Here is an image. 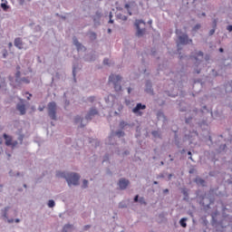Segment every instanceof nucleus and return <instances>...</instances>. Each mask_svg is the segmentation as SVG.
<instances>
[{
    "instance_id": "41",
    "label": "nucleus",
    "mask_w": 232,
    "mask_h": 232,
    "mask_svg": "<svg viewBox=\"0 0 232 232\" xmlns=\"http://www.w3.org/2000/svg\"><path fill=\"white\" fill-rule=\"evenodd\" d=\"M175 34H176V35L179 39V35H182V34H187V33L182 32V29H176Z\"/></svg>"
},
{
    "instance_id": "27",
    "label": "nucleus",
    "mask_w": 232,
    "mask_h": 232,
    "mask_svg": "<svg viewBox=\"0 0 232 232\" xmlns=\"http://www.w3.org/2000/svg\"><path fill=\"white\" fill-rule=\"evenodd\" d=\"M73 231V225L72 224H65L63 227V229L61 232H72Z\"/></svg>"
},
{
    "instance_id": "32",
    "label": "nucleus",
    "mask_w": 232,
    "mask_h": 232,
    "mask_svg": "<svg viewBox=\"0 0 232 232\" xmlns=\"http://www.w3.org/2000/svg\"><path fill=\"white\" fill-rule=\"evenodd\" d=\"M151 135L154 137V139H161V133L159 130H152Z\"/></svg>"
},
{
    "instance_id": "13",
    "label": "nucleus",
    "mask_w": 232,
    "mask_h": 232,
    "mask_svg": "<svg viewBox=\"0 0 232 232\" xmlns=\"http://www.w3.org/2000/svg\"><path fill=\"white\" fill-rule=\"evenodd\" d=\"M72 44L76 47L77 52H86V47L79 42L76 36L72 37Z\"/></svg>"
},
{
    "instance_id": "42",
    "label": "nucleus",
    "mask_w": 232,
    "mask_h": 232,
    "mask_svg": "<svg viewBox=\"0 0 232 232\" xmlns=\"http://www.w3.org/2000/svg\"><path fill=\"white\" fill-rule=\"evenodd\" d=\"M48 208H55V201L53 199H50L47 203Z\"/></svg>"
},
{
    "instance_id": "53",
    "label": "nucleus",
    "mask_w": 232,
    "mask_h": 232,
    "mask_svg": "<svg viewBox=\"0 0 232 232\" xmlns=\"http://www.w3.org/2000/svg\"><path fill=\"white\" fill-rule=\"evenodd\" d=\"M212 27H213L212 29L217 30V20H213Z\"/></svg>"
},
{
    "instance_id": "10",
    "label": "nucleus",
    "mask_w": 232,
    "mask_h": 232,
    "mask_svg": "<svg viewBox=\"0 0 232 232\" xmlns=\"http://www.w3.org/2000/svg\"><path fill=\"white\" fill-rule=\"evenodd\" d=\"M145 93H148L149 95H155V91L153 90V82L151 80H146L145 81Z\"/></svg>"
},
{
    "instance_id": "9",
    "label": "nucleus",
    "mask_w": 232,
    "mask_h": 232,
    "mask_svg": "<svg viewBox=\"0 0 232 232\" xmlns=\"http://www.w3.org/2000/svg\"><path fill=\"white\" fill-rule=\"evenodd\" d=\"M95 115H99V110H97L95 107H92L85 115V121L90 122V121L93 120Z\"/></svg>"
},
{
    "instance_id": "23",
    "label": "nucleus",
    "mask_w": 232,
    "mask_h": 232,
    "mask_svg": "<svg viewBox=\"0 0 232 232\" xmlns=\"http://www.w3.org/2000/svg\"><path fill=\"white\" fill-rule=\"evenodd\" d=\"M177 53L179 54V61H189L191 59V56L182 53V51H179V49H177Z\"/></svg>"
},
{
    "instance_id": "29",
    "label": "nucleus",
    "mask_w": 232,
    "mask_h": 232,
    "mask_svg": "<svg viewBox=\"0 0 232 232\" xmlns=\"http://www.w3.org/2000/svg\"><path fill=\"white\" fill-rule=\"evenodd\" d=\"M181 193L184 196L183 200H189V194L188 193V188H181Z\"/></svg>"
},
{
    "instance_id": "12",
    "label": "nucleus",
    "mask_w": 232,
    "mask_h": 232,
    "mask_svg": "<svg viewBox=\"0 0 232 232\" xmlns=\"http://www.w3.org/2000/svg\"><path fill=\"white\" fill-rule=\"evenodd\" d=\"M118 186L121 191H124V189H128V187L130 186V180L126 179V178H121L118 181Z\"/></svg>"
},
{
    "instance_id": "58",
    "label": "nucleus",
    "mask_w": 232,
    "mask_h": 232,
    "mask_svg": "<svg viewBox=\"0 0 232 232\" xmlns=\"http://www.w3.org/2000/svg\"><path fill=\"white\" fill-rule=\"evenodd\" d=\"M227 30L228 31V32H232V25L230 24V25H227Z\"/></svg>"
},
{
    "instance_id": "54",
    "label": "nucleus",
    "mask_w": 232,
    "mask_h": 232,
    "mask_svg": "<svg viewBox=\"0 0 232 232\" xmlns=\"http://www.w3.org/2000/svg\"><path fill=\"white\" fill-rule=\"evenodd\" d=\"M15 177H24V172L21 173L18 171L15 173Z\"/></svg>"
},
{
    "instance_id": "51",
    "label": "nucleus",
    "mask_w": 232,
    "mask_h": 232,
    "mask_svg": "<svg viewBox=\"0 0 232 232\" xmlns=\"http://www.w3.org/2000/svg\"><path fill=\"white\" fill-rule=\"evenodd\" d=\"M226 148H227V145H226V144H221V145L219 146V151H224V150H226Z\"/></svg>"
},
{
    "instance_id": "52",
    "label": "nucleus",
    "mask_w": 232,
    "mask_h": 232,
    "mask_svg": "<svg viewBox=\"0 0 232 232\" xmlns=\"http://www.w3.org/2000/svg\"><path fill=\"white\" fill-rule=\"evenodd\" d=\"M217 29H211L208 33V35L211 37V35H215V32Z\"/></svg>"
},
{
    "instance_id": "16",
    "label": "nucleus",
    "mask_w": 232,
    "mask_h": 232,
    "mask_svg": "<svg viewBox=\"0 0 232 232\" xmlns=\"http://www.w3.org/2000/svg\"><path fill=\"white\" fill-rule=\"evenodd\" d=\"M97 60V54L95 53H89L83 56V61L86 63H93Z\"/></svg>"
},
{
    "instance_id": "36",
    "label": "nucleus",
    "mask_w": 232,
    "mask_h": 232,
    "mask_svg": "<svg viewBox=\"0 0 232 232\" xmlns=\"http://www.w3.org/2000/svg\"><path fill=\"white\" fill-rule=\"evenodd\" d=\"M89 184L90 181H88V179H83L82 184V189H88Z\"/></svg>"
},
{
    "instance_id": "61",
    "label": "nucleus",
    "mask_w": 232,
    "mask_h": 232,
    "mask_svg": "<svg viewBox=\"0 0 232 232\" xmlns=\"http://www.w3.org/2000/svg\"><path fill=\"white\" fill-rule=\"evenodd\" d=\"M192 111H193V113H196V114H197V113H198L199 111H198V109L194 108V109L192 110Z\"/></svg>"
},
{
    "instance_id": "43",
    "label": "nucleus",
    "mask_w": 232,
    "mask_h": 232,
    "mask_svg": "<svg viewBox=\"0 0 232 232\" xmlns=\"http://www.w3.org/2000/svg\"><path fill=\"white\" fill-rule=\"evenodd\" d=\"M200 28H202V25L200 24H197L193 28H192V32H198V30H200Z\"/></svg>"
},
{
    "instance_id": "7",
    "label": "nucleus",
    "mask_w": 232,
    "mask_h": 232,
    "mask_svg": "<svg viewBox=\"0 0 232 232\" xmlns=\"http://www.w3.org/2000/svg\"><path fill=\"white\" fill-rule=\"evenodd\" d=\"M197 137H198V132L197 130H193L190 131L188 134H185L183 137V140L184 142H186V140H188L189 144H195L194 141Z\"/></svg>"
},
{
    "instance_id": "38",
    "label": "nucleus",
    "mask_w": 232,
    "mask_h": 232,
    "mask_svg": "<svg viewBox=\"0 0 232 232\" xmlns=\"http://www.w3.org/2000/svg\"><path fill=\"white\" fill-rule=\"evenodd\" d=\"M117 19H121V21H128V16L122 14H116Z\"/></svg>"
},
{
    "instance_id": "55",
    "label": "nucleus",
    "mask_w": 232,
    "mask_h": 232,
    "mask_svg": "<svg viewBox=\"0 0 232 232\" xmlns=\"http://www.w3.org/2000/svg\"><path fill=\"white\" fill-rule=\"evenodd\" d=\"M9 177H15V172L14 170H10Z\"/></svg>"
},
{
    "instance_id": "6",
    "label": "nucleus",
    "mask_w": 232,
    "mask_h": 232,
    "mask_svg": "<svg viewBox=\"0 0 232 232\" xmlns=\"http://www.w3.org/2000/svg\"><path fill=\"white\" fill-rule=\"evenodd\" d=\"M14 81H15L16 84H30V78H28V77L21 78V72H15Z\"/></svg>"
},
{
    "instance_id": "62",
    "label": "nucleus",
    "mask_w": 232,
    "mask_h": 232,
    "mask_svg": "<svg viewBox=\"0 0 232 232\" xmlns=\"http://www.w3.org/2000/svg\"><path fill=\"white\" fill-rule=\"evenodd\" d=\"M172 178H173V174H169L168 175V180H171Z\"/></svg>"
},
{
    "instance_id": "5",
    "label": "nucleus",
    "mask_w": 232,
    "mask_h": 232,
    "mask_svg": "<svg viewBox=\"0 0 232 232\" xmlns=\"http://www.w3.org/2000/svg\"><path fill=\"white\" fill-rule=\"evenodd\" d=\"M140 24H144V26H146V22H144V20L140 19V20H136L134 23V26H136V37H144V34H146V28H140Z\"/></svg>"
},
{
    "instance_id": "24",
    "label": "nucleus",
    "mask_w": 232,
    "mask_h": 232,
    "mask_svg": "<svg viewBox=\"0 0 232 232\" xmlns=\"http://www.w3.org/2000/svg\"><path fill=\"white\" fill-rule=\"evenodd\" d=\"M82 121H84V118L77 115L74 117V122L75 124H79L80 122V128H84L86 126V124L82 123Z\"/></svg>"
},
{
    "instance_id": "39",
    "label": "nucleus",
    "mask_w": 232,
    "mask_h": 232,
    "mask_svg": "<svg viewBox=\"0 0 232 232\" xmlns=\"http://www.w3.org/2000/svg\"><path fill=\"white\" fill-rule=\"evenodd\" d=\"M89 38L91 41H95L97 39V34L95 32L90 33Z\"/></svg>"
},
{
    "instance_id": "8",
    "label": "nucleus",
    "mask_w": 232,
    "mask_h": 232,
    "mask_svg": "<svg viewBox=\"0 0 232 232\" xmlns=\"http://www.w3.org/2000/svg\"><path fill=\"white\" fill-rule=\"evenodd\" d=\"M190 59H194L196 61L195 64L196 66H198L200 63H202V59H204V52L198 51L194 54L190 55Z\"/></svg>"
},
{
    "instance_id": "37",
    "label": "nucleus",
    "mask_w": 232,
    "mask_h": 232,
    "mask_svg": "<svg viewBox=\"0 0 232 232\" xmlns=\"http://www.w3.org/2000/svg\"><path fill=\"white\" fill-rule=\"evenodd\" d=\"M215 92H216L218 97H224V92H222L220 87H218L217 89H215Z\"/></svg>"
},
{
    "instance_id": "48",
    "label": "nucleus",
    "mask_w": 232,
    "mask_h": 232,
    "mask_svg": "<svg viewBox=\"0 0 232 232\" xmlns=\"http://www.w3.org/2000/svg\"><path fill=\"white\" fill-rule=\"evenodd\" d=\"M103 64H104L105 66H110V59L104 58V59H103Z\"/></svg>"
},
{
    "instance_id": "44",
    "label": "nucleus",
    "mask_w": 232,
    "mask_h": 232,
    "mask_svg": "<svg viewBox=\"0 0 232 232\" xmlns=\"http://www.w3.org/2000/svg\"><path fill=\"white\" fill-rule=\"evenodd\" d=\"M191 121H193V116L185 117L186 124H191Z\"/></svg>"
},
{
    "instance_id": "35",
    "label": "nucleus",
    "mask_w": 232,
    "mask_h": 232,
    "mask_svg": "<svg viewBox=\"0 0 232 232\" xmlns=\"http://www.w3.org/2000/svg\"><path fill=\"white\" fill-rule=\"evenodd\" d=\"M1 8L4 10V12H8V9L10 8V5H8V2L5 1V3H2Z\"/></svg>"
},
{
    "instance_id": "3",
    "label": "nucleus",
    "mask_w": 232,
    "mask_h": 232,
    "mask_svg": "<svg viewBox=\"0 0 232 232\" xmlns=\"http://www.w3.org/2000/svg\"><path fill=\"white\" fill-rule=\"evenodd\" d=\"M122 81V76L119 74H111L109 76V82H111L113 84V88L115 92H121L122 91V85L121 84Z\"/></svg>"
},
{
    "instance_id": "20",
    "label": "nucleus",
    "mask_w": 232,
    "mask_h": 232,
    "mask_svg": "<svg viewBox=\"0 0 232 232\" xmlns=\"http://www.w3.org/2000/svg\"><path fill=\"white\" fill-rule=\"evenodd\" d=\"M102 17V12L96 11L95 14L92 16L94 24H101V18Z\"/></svg>"
},
{
    "instance_id": "45",
    "label": "nucleus",
    "mask_w": 232,
    "mask_h": 232,
    "mask_svg": "<svg viewBox=\"0 0 232 232\" xmlns=\"http://www.w3.org/2000/svg\"><path fill=\"white\" fill-rule=\"evenodd\" d=\"M196 67H194V73H200L202 72L201 68H198V65L195 64Z\"/></svg>"
},
{
    "instance_id": "63",
    "label": "nucleus",
    "mask_w": 232,
    "mask_h": 232,
    "mask_svg": "<svg viewBox=\"0 0 232 232\" xmlns=\"http://www.w3.org/2000/svg\"><path fill=\"white\" fill-rule=\"evenodd\" d=\"M157 51H155V49H151V55H156Z\"/></svg>"
},
{
    "instance_id": "56",
    "label": "nucleus",
    "mask_w": 232,
    "mask_h": 232,
    "mask_svg": "<svg viewBox=\"0 0 232 232\" xmlns=\"http://www.w3.org/2000/svg\"><path fill=\"white\" fill-rule=\"evenodd\" d=\"M165 176H164V173H160L158 176H157V179H164Z\"/></svg>"
},
{
    "instance_id": "15",
    "label": "nucleus",
    "mask_w": 232,
    "mask_h": 232,
    "mask_svg": "<svg viewBox=\"0 0 232 232\" xmlns=\"http://www.w3.org/2000/svg\"><path fill=\"white\" fill-rule=\"evenodd\" d=\"M141 110H146V104L142 103H137L136 106L132 109V113H135L136 115H140L141 117L142 111Z\"/></svg>"
},
{
    "instance_id": "19",
    "label": "nucleus",
    "mask_w": 232,
    "mask_h": 232,
    "mask_svg": "<svg viewBox=\"0 0 232 232\" xmlns=\"http://www.w3.org/2000/svg\"><path fill=\"white\" fill-rule=\"evenodd\" d=\"M156 117L158 121H161L163 124H166V122H168V118L166 117V114H164V111H158L156 113Z\"/></svg>"
},
{
    "instance_id": "28",
    "label": "nucleus",
    "mask_w": 232,
    "mask_h": 232,
    "mask_svg": "<svg viewBox=\"0 0 232 232\" xmlns=\"http://www.w3.org/2000/svg\"><path fill=\"white\" fill-rule=\"evenodd\" d=\"M3 137L5 140V146H12V136L4 133Z\"/></svg>"
},
{
    "instance_id": "2",
    "label": "nucleus",
    "mask_w": 232,
    "mask_h": 232,
    "mask_svg": "<svg viewBox=\"0 0 232 232\" xmlns=\"http://www.w3.org/2000/svg\"><path fill=\"white\" fill-rule=\"evenodd\" d=\"M177 49L179 52H182V46H188V44H193V39L189 38L188 33L178 36L176 41Z\"/></svg>"
},
{
    "instance_id": "26",
    "label": "nucleus",
    "mask_w": 232,
    "mask_h": 232,
    "mask_svg": "<svg viewBox=\"0 0 232 232\" xmlns=\"http://www.w3.org/2000/svg\"><path fill=\"white\" fill-rule=\"evenodd\" d=\"M14 46L18 48V50H23V39H21V37L14 39Z\"/></svg>"
},
{
    "instance_id": "18",
    "label": "nucleus",
    "mask_w": 232,
    "mask_h": 232,
    "mask_svg": "<svg viewBox=\"0 0 232 232\" xmlns=\"http://www.w3.org/2000/svg\"><path fill=\"white\" fill-rule=\"evenodd\" d=\"M16 110L20 112V115H26V105L23 102L16 104Z\"/></svg>"
},
{
    "instance_id": "64",
    "label": "nucleus",
    "mask_w": 232,
    "mask_h": 232,
    "mask_svg": "<svg viewBox=\"0 0 232 232\" xmlns=\"http://www.w3.org/2000/svg\"><path fill=\"white\" fill-rule=\"evenodd\" d=\"M163 193H164V195H166V193H169V189H168V188L163 189Z\"/></svg>"
},
{
    "instance_id": "31",
    "label": "nucleus",
    "mask_w": 232,
    "mask_h": 232,
    "mask_svg": "<svg viewBox=\"0 0 232 232\" xmlns=\"http://www.w3.org/2000/svg\"><path fill=\"white\" fill-rule=\"evenodd\" d=\"M114 135L116 137H118V139H121V137H124V135H126V133L121 129V130H118L114 132Z\"/></svg>"
},
{
    "instance_id": "50",
    "label": "nucleus",
    "mask_w": 232,
    "mask_h": 232,
    "mask_svg": "<svg viewBox=\"0 0 232 232\" xmlns=\"http://www.w3.org/2000/svg\"><path fill=\"white\" fill-rule=\"evenodd\" d=\"M106 174L109 175V177L113 176V172H111V170L110 169H106Z\"/></svg>"
},
{
    "instance_id": "46",
    "label": "nucleus",
    "mask_w": 232,
    "mask_h": 232,
    "mask_svg": "<svg viewBox=\"0 0 232 232\" xmlns=\"http://www.w3.org/2000/svg\"><path fill=\"white\" fill-rule=\"evenodd\" d=\"M41 30H43V27H41V25H35L34 28V32L37 33V32H41Z\"/></svg>"
},
{
    "instance_id": "47",
    "label": "nucleus",
    "mask_w": 232,
    "mask_h": 232,
    "mask_svg": "<svg viewBox=\"0 0 232 232\" xmlns=\"http://www.w3.org/2000/svg\"><path fill=\"white\" fill-rule=\"evenodd\" d=\"M210 75H212V77H218V72L216 70L212 69Z\"/></svg>"
},
{
    "instance_id": "22",
    "label": "nucleus",
    "mask_w": 232,
    "mask_h": 232,
    "mask_svg": "<svg viewBox=\"0 0 232 232\" xmlns=\"http://www.w3.org/2000/svg\"><path fill=\"white\" fill-rule=\"evenodd\" d=\"M133 202L137 203L139 202L140 206H148V202H146V199L144 197H140L139 195H136L133 198Z\"/></svg>"
},
{
    "instance_id": "40",
    "label": "nucleus",
    "mask_w": 232,
    "mask_h": 232,
    "mask_svg": "<svg viewBox=\"0 0 232 232\" xmlns=\"http://www.w3.org/2000/svg\"><path fill=\"white\" fill-rule=\"evenodd\" d=\"M126 208H128V205L124 201H121L119 203V208L120 209H126Z\"/></svg>"
},
{
    "instance_id": "59",
    "label": "nucleus",
    "mask_w": 232,
    "mask_h": 232,
    "mask_svg": "<svg viewBox=\"0 0 232 232\" xmlns=\"http://www.w3.org/2000/svg\"><path fill=\"white\" fill-rule=\"evenodd\" d=\"M188 173H189L190 175H193V173H195V169H190L189 171H188Z\"/></svg>"
},
{
    "instance_id": "11",
    "label": "nucleus",
    "mask_w": 232,
    "mask_h": 232,
    "mask_svg": "<svg viewBox=\"0 0 232 232\" xmlns=\"http://www.w3.org/2000/svg\"><path fill=\"white\" fill-rule=\"evenodd\" d=\"M135 127V122H131V121H120V124H119V128L120 130H131V128Z\"/></svg>"
},
{
    "instance_id": "25",
    "label": "nucleus",
    "mask_w": 232,
    "mask_h": 232,
    "mask_svg": "<svg viewBox=\"0 0 232 232\" xmlns=\"http://www.w3.org/2000/svg\"><path fill=\"white\" fill-rule=\"evenodd\" d=\"M77 70H80L79 64L73 63V64H72V77H73L74 82H77V78H76Z\"/></svg>"
},
{
    "instance_id": "57",
    "label": "nucleus",
    "mask_w": 232,
    "mask_h": 232,
    "mask_svg": "<svg viewBox=\"0 0 232 232\" xmlns=\"http://www.w3.org/2000/svg\"><path fill=\"white\" fill-rule=\"evenodd\" d=\"M17 144H18L17 140H14L12 142L11 146H12V148H15V146H17Z\"/></svg>"
},
{
    "instance_id": "1",
    "label": "nucleus",
    "mask_w": 232,
    "mask_h": 232,
    "mask_svg": "<svg viewBox=\"0 0 232 232\" xmlns=\"http://www.w3.org/2000/svg\"><path fill=\"white\" fill-rule=\"evenodd\" d=\"M56 177L58 179H64L69 186H79V180H81V175L77 172H66V171H56Z\"/></svg>"
},
{
    "instance_id": "34",
    "label": "nucleus",
    "mask_w": 232,
    "mask_h": 232,
    "mask_svg": "<svg viewBox=\"0 0 232 232\" xmlns=\"http://www.w3.org/2000/svg\"><path fill=\"white\" fill-rule=\"evenodd\" d=\"M8 209H10V207H5L2 209V217H4V218H8Z\"/></svg>"
},
{
    "instance_id": "17",
    "label": "nucleus",
    "mask_w": 232,
    "mask_h": 232,
    "mask_svg": "<svg viewBox=\"0 0 232 232\" xmlns=\"http://www.w3.org/2000/svg\"><path fill=\"white\" fill-rule=\"evenodd\" d=\"M194 182L195 184H197V186L201 188H206L208 186V182L204 179L200 178L199 176H197L195 178Z\"/></svg>"
},
{
    "instance_id": "21",
    "label": "nucleus",
    "mask_w": 232,
    "mask_h": 232,
    "mask_svg": "<svg viewBox=\"0 0 232 232\" xmlns=\"http://www.w3.org/2000/svg\"><path fill=\"white\" fill-rule=\"evenodd\" d=\"M174 131V144L177 146V148L180 149L182 148V142H180V138H179V130H173Z\"/></svg>"
},
{
    "instance_id": "14",
    "label": "nucleus",
    "mask_w": 232,
    "mask_h": 232,
    "mask_svg": "<svg viewBox=\"0 0 232 232\" xmlns=\"http://www.w3.org/2000/svg\"><path fill=\"white\" fill-rule=\"evenodd\" d=\"M199 204L203 206L205 209H209V206L213 204V199L208 197H203L202 199L199 201Z\"/></svg>"
},
{
    "instance_id": "60",
    "label": "nucleus",
    "mask_w": 232,
    "mask_h": 232,
    "mask_svg": "<svg viewBox=\"0 0 232 232\" xmlns=\"http://www.w3.org/2000/svg\"><path fill=\"white\" fill-rule=\"evenodd\" d=\"M209 59H210L209 54H206V55H205V61H209Z\"/></svg>"
},
{
    "instance_id": "33",
    "label": "nucleus",
    "mask_w": 232,
    "mask_h": 232,
    "mask_svg": "<svg viewBox=\"0 0 232 232\" xmlns=\"http://www.w3.org/2000/svg\"><path fill=\"white\" fill-rule=\"evenodd\" d=\"M199 111L200 113H210L211 117H213V111H209L206 105H204L203 110H200Z\"/></svg>"
},
{
    "instance_id": "4",
    "label": "nucleus",
    "mask_w": 232,
    "mask_h": 232,
    "mask_svg": "<svg viewBox=\"0 0 232 232\" xmlns=\"http://www.w3.org/2000/svg\"><path fill=\"white\" fill-rule=\"evenodd\" d=\"M47 113L51 121H57V103L55 102L47 104Z\"/></svg>"
},
{
    "instance_id": "49",
    "label": "nucleus",
    "mask_w": 232,
    "mask_h": 232,
    "mask_svg": "<svg viewBox=\"0 0 232 232\" xmlns=\"http://www.w3.org/2000/svg\"><path fill=\"white\" fill-rule=\"evenodd\" d=\"M24 139V135L20 134V135L18 136V140H19L20 144H23Z\"/></svg>"
},
{
    "instance_id": "30",
    "label": "nucleus",
    "mask_w": 232,
    "mask_h": 232,
    "mask_svg": "<svg viewBox=\"0 0 232 232\" xmlns=\"http://www.w3.org/2000/svg\"><path fill=\"white\" fill-rule=\"evenodd\" d=\"M188 218H182L180 220H179V226L181 227H188Z\"/></svg>"
}]
</instances>
